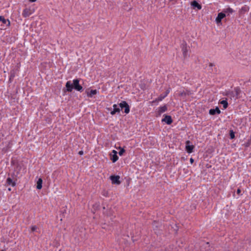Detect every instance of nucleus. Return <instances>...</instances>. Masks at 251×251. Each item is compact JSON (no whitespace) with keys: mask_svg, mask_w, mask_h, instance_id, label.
I'll list each match as a JSON object with an SVG mask.
<instances>
[{"mask_svg":"<svg viewBox=\"0 0 251 251\" xmlns=\"http://www.w3.org/2000/svg\"><path fill=\"white\" fill-rule=\"evenodd\" d=\"M80 79L75 78L73 80V83L71 81H68L65 84V87L63 89V92L64 94L67 92H72L73 89L77 91L82 92L83 91L84 89L83 87L79 84Z\"/></svg>","mask_w":251,"mask_h":251,"instance_id":"nucleus-1","label":"nucleus"},{"mask_svg":"<svg viewBox=\"0 0 251 251\" xmlns=\"http://www.w3.org/2000/svg\"><path fill=\"white\" fill-rule=\"evenodd\" d=\"M241 92L240 88L239 87H235L234 91H228L226 92L225 96L230 97L231 98H233L235 99H238L240 98V94Z\"/></svg>","mask_w":251,"mask_h":251,"instance_id":"nucleus-2","label":"nucleus"},{"mask_svg":"<svg viewBox=\"0 0 251 251\" xmlns=\"http://www.w3.org/2000/svg\"><path fill=\"white\" fill-rule=\"evenodd\" d=\"M0 22H1V24L0 25L1 30H5L10 25V21L8 19H5L2 16H0Z\"/></svg>","mask_w":251,"mask_h":251,"instance_id":"nucleus-3","label":"nucleus"},{"mask_svg":"<svg viewBox=\"0 0 251 251\" xmlns=\"http://www.w3.org/2000/svg\"><path fill=\"white\" fill-rule=\"evenodd\" d=\"M20 63H18L17 65L15 66L16 69H12L10 71L9 73V78L8 80L9 83H11L13 81L14 77H15L17 72L19 71V69L20 68Z\"/></svg>","mask_w":251,"mask_h":251,"instance_id":"nucleus-4","label":"nucleus"},{"mask_svg":"<svg viewBox=\"0 0 251 251\" xmlns=\"http://www.w3.org/2000/svg\"><path fill=\"white\" fill-rule=\"evenodd\" d=\"M180 48L181 49L184 58H186L187 56L188 50L187 44L185 40L182 41V42L180 45Z\"/></svg>","mask_w":251,"mask_h":251,"instance_id":"nucleus-5","label":"nucleus"},{"mask_svg":"<svg viewBox=\"0 0 251 251\" xmlns=\"http://www.w3.org/2000/svg\"><path fill=\"white\" fill-rule=\"evenodd\" d=\"M119 105L122 109H124V112L126 114L129 113L130 107L126 101H122V102L119 104Z\"/></svg>","mask_w":251,"mask_h":251,"instance_id":"nucleus-6","label":"nucleus"},{"mask_svg":"<svg viewBox=\"0 0 251 251\" xmlns=\"http://www.w3.org/2000/svg\"><path fill=\"white\" fill-rule=\"evenodd\" d=\"M171 88H169L164 94H162L156 98L155 100H153L151 103H154L155 102L162 101L165 98H166L170 92Z\"/></svg>","mask_w":251,"mask_h":251,"instance_id":"nucleus-7","label":"nucleus"},{"mask_svg":"<svg viewBox=\"0 0 251 251\" xmlns=\"http://www.w3.org/2000/svg\"><path fill=\"white\" fill-rule=\"evenodd\" d=\"M185 150L188 153L193 152L195 146L191 144V142L189 140H187L185 142Z\"/></svg>","mask_w":251,"mask_h":251,"instance_id":"nucleus-8","label":"nucleus"},{"mask_svg":"<svg viewBox=\"0 0 251 251\" xmlns=\"http://www.w3.org/2000/svg\"><path fill=\"white\" fill-rule=\"evenodd\" d=\"M226 16V15L224 12H220L218 14L217 17L216 18L215 22L217 25H222V20Z\"/></svg>","mask_w":251,"mask_h":251,"instance_id":"nucleus-9","label":"nucleus"},{"mask_svg":"<svg viewBox=\"0 0 251 251\" xmlns=\"http://www.w3.org/2000/svg\"><path fill=\"white\" fill-rule=\"evenodd\" d=\"M120 176L118 175H112L110 176V179L113 184H120L121 182L120 180Z\"/></svg>","mask_w":251,"mask_h":251,"instance_id":"nucleus-10","label":"nucleus"},{"mask_svg":"<svg viewBox=\"0 0 251 251\" xmlns=\"http://www.w3.org/2000/svg\"><path fill=\"white\" fill-rule=\"evenodd\" d=\"M190 4L192 8L195 10H201L202 8L201 4L199 3L197 0L192 1Z\"/></svg>","mask_w":251,"mask_h":251,"instance_id":"nucleus-11","label":"nucleus"},{"mask_svg":"<svg viewBox=\"0 0 251 251\" xmlns=\"http://www.w3.org/2000/svg\"><path fill=\"white\" fill-rule=\"evenodd\" d=\"M250 7L247 5L243 6L239 10V15L240 17L244 16L245 14L249 11Z\"/></svg>","mask_w":251,"mask_h":251,"instance_id":"nucleus-12","label":"nucleus"},{"mask_svg":"<svg viewBox=\"0 0 251 251\" xmlns=\"http://www.w3.org/2000/svg\"><path fill=\"white\" fill-rule=\"evenodd\" d=\"M164 118L162 119V122H165L167 125H171L173 122L172 117L170 115H164Z\"/></svg>","mask_w":251,"mask_h":251,"instance_id":"nucleus-13","label":"nucleus"},{"mask_svg":"<svg viewBox=\"0 0 251 251\" xmlns=\"http://www.w3.org/2000/svg\"><path fill=\"white\" fill-rule=\"evenodd\" d=\"M167 110V106L166 105H164L162 106H160L159 107H158V110L156 112V117H158V116H160L161 115L166 112V111Z\"/></svg>","mask_w":251,"mask_h":251,"instance_id":"nucleus-14","label":"nucleus"},{"mask_svg":"<svg viewBox=\"0 0 251 251\" xmlns=\"http://www.w3.org/2000/svg\"><path fill=\"white\" fill-rule=\"evenodd\" d=\"M110 159L112 162H116L119 159V157L117 155V151L115 150H113L112 152L110 154Z\"/></svg>","mask_w":251,"mask_h":251,"instance_id":"nucleus-15","label":"nucleus"},{"mask_svg":"<svg viewBox=\"0 0 251 251\" xmlns=\"http://www.w3.org/2000/svg\"><path fill=\"white\" fill-rule=\"evenodd\" d=\"M192 94L191 91L186 89L179 92L178 96L180 97H186V96H190Z\"/></svg>","mask_w":251,"mask_h":251,"instance_id":"nucleus-16","label":"nucleus"},{"mask_svg":"<svg viewBox=\"0 0 251 251\" xmlns=\"http://www.w3.org/2000/svg\"><path fill=\"white\" fill-rule=\"evenodd\" d=\"M98 92L96 89L91 90L89 91V89H88L85 91V93L88 98H92L94 95H97Z\"/></svg>","mask_w":251,"mask_h":251,"instance_id":"nucleus-17","label":"nucleus"},{"mask_svg":"<svg viewBox=\"0 0 251 251\" xmlns=\"http://www.w3.org/2000/svg\"><path fill=\"white\" fill-rule=\"evenodd\" d=\"M32 14V12L30 8H26L24 9L22 13V16L24 18H26L29 17L30 15Z\"/></svg>","mask_w":251,"mask_h":251,"instance_id":"nucleus-18","label":"nucleus"},{"mask_svg":"<svg viewBox=\"0 0 251 251\" xmlns=\"http://www.w3.org/2000/svg\"><path fill=\"white\" fill-rule=\"evenodd\" d=\"M16 181L17 178H15L14 180H13V179L11 177H8L7 178L6 180V183L8 185H11L12 187H14L16 185Z\"/></svg>","mask_w":251,"mask_h":251,"instance_id":"nucleus-19","label":"nucleus"},{"mask_svg":"<svg viewBox=\"0 0 251 251\" xmlns=\"http://www.w3.org/2000/svg\"><path fill=\"white\" fill-rule=\"evenodd\" d=\"M209 113L211 115H215V114H220L221 111L218 107H216L215 109H210L209 111Z\"/></svg>","mask_w":251,"mask_h":251,"instance_id":"nucleus-20","label":"nucleus"},{"mask_svg":"<svg viewBox=\"0 0 251 251\" xmlns=\"http://www.w3.org/2000/svg\"><path fill=\"white\" fill-rule=\"evenodd\" d=\"M215 66V65L212 63H210L209 64V72L211 73H214V74H217L218 72V69L216 67H214L213 68V67Z\"/></svg>","mask_w":251,"mask_h":251,"instance_id":"nucleus-21","label":"nucleus"},{"mask_svg":"<svg viewBox=\"0 0 251 251\" xmlns=\"http://www.w3.org/2000/svg\"><path fill=\"white\" fill-rule=\"evenodd\" d=\"M113 109L110 112L112 115H115L116 113H119L120 112V109L119 108L117 104H114L113 105Z\"/></svg>","mask_w":251,"mask_h":251,"instance_id":"nucleus-22","label":"nucleus"},{"mask_svg":"<svg viewBox=\"0 0 251 251\" xmlns=\"http://www.w3.org/2000/svg\"><path fill=\"white\" fill-rule=\"evenodd\" d=\"M234 10L230 7H228L227 8H225L223 10L222 12H224L226 16H229V14H232L234 12Z\"/></svg>","mask_w":251,"mask_h":251,"instance_id":"nucleus-23","label":"nucleus"},{"mask_svg":"<svg viewBox=\"0 0 251 251\" xmlns=\"http://www.w3.org/2000/svg\"><path fill=\"white\" fill-rule=\"evenodd\" d=\"M43 180L41 178H39L37 181L36 188L40 190L42 188Z\"/></svg>","mask_w":251,"mask_h":251,"instance_id":"nucleus-24","label":"nucleus"},{"mask_svg":"<svg viewBox=\"0 0 251 251\" xmlns=\"http://www.w3.org/2000/svg\"><path fill=\"white\" fill-rule=\"evenodd\" d=\"M219 103L223 105L224 109H226L228 107V104L226 99L225 100L220 101Z\"/></svg>","mask_w":251,"mask_h":251,"instance_id":"nucleus-25","label":"nucleus"},{"mask_svg":"<svg viewBox=\"0 0 251 251\" xmlns=\"http://www.w3.org/2000/svg\"><path fill=\"white\" fill-rule=\"evenodd\" d=\"M229 135L230 139L231 140L234 139L235 138V132L232 129L229 130Z\"/></svg>","mask_w":251,"mask_h":251,"instance_id":"nucleus-26","label":"nucleus"},{"mask_svg":"<svg viewBox=\"0 0 251 251\" xmlns=\"http://www.w3.org/2000/svg\"><path fill=\"white\" fill-rule=\"evenodd\" d=\"M251 145V138L248 139V141L244 144V146L246 148L249 147Z\"/></svg>","mask_w":251,"mask_h":251,"instance_id":"nucleus-27","label":"nucleus"},{"mask_svg":"<svg viewBox=\"0 0 251 251\" xmlns=\"http://www.w3.org/2000/svg\"><path fill=\"white\" fill-rule=\"evenodd\" d=\"M101 195L105 197H109V193H108V192L105 190H103L102 192H101Z\"/></svg>","mask_w":251,"mask_h":251,"instance_id":"nucleus-28","label":"nucleus"},{"mask_svg":"<svg viewBox=\"0 0 251 251\" xmlns=\"http://www.w3.org/2000/svg\"><path fill=\"white\" fill-rule=\"evenodd\" d=\"M10 144H11V141H9L6 148H4L2 149V151H4L5 152H6L8 151V149L11 147Z\"/></svg>","mask_w":251,"mask_h":251,"instance_id":"nucleus-29","label":"nucleus"},{"mask_svg":"<svg viewBox=\"0 0 251 251\" xmlns=\"http://www.w3.org/2000/svg\"><path fill=\"white\" fill-rule=\"evenodd\" d=\"M38 229V227L36 226H33L31 227V232L37 231V229Z\"/></svg>","mask_w":251,"mask_h":251,"instance_id":"nucleus-30","label":"nucleus"},{"mask_svg":"<svg viewBox=\"0 0 251 251\" xmlns=\"http://www.w3.org/2000/svg\"><path fill=\"white\" fill-rule=\"evenodd\" d=\"M125 152V150L124 149H121L120 151H119V154L120 156H122L123 155V154Z\"/></svg>","mask_w":251,"mask_h":251,"instance_id":"nucleus-31","label":"nucleus"},{"mask_svg":"<svg viewBox=\"0 0 251 251\" xmlns=\"http://www.w3.org/2000/svg\"><path fill=\"white\" fill-rule=\"evenodd\" d=\"M237 194L239 195V196H241L242 195V194H241V190L240 188H238L237 190V192H236Z\"/></svg>","mask_w":251,"mask_h":251,"instance_id":"nucleus-32","label":"nucleus"},{"mask_svg":"<svg viewBox=\"0 0 251 251\" xmlns=\"http://www.w3.org/2000/svg\"><path fill=\"white\" fill-rule=\"evenodd\" d=\"M78 154H79L80 155H83V151H80L78 152Z\"/></svg>","mask_w":251,"mask_h":251,"instance_id":"nucleus-33","label":"nucleus"},{"mask_svg":"<svg viewBox=\"0 0 251 251\" xmlns=\"http://www.w3.org/2000/svg\"><path fill=\"white\" fill-rule=\"evenodd\" d=\"M190 163H191V164H193V163H194V159H193L192 158H191L190 159Z\"/></svg>","mask_w":251,"mask_h":251,"instance_id":"nucleus-34","label":"nucleus"},{"mask_svg":"<svg viewBox=\"0 0 251 251\" xmlns=\"http://www.w3.org/2000/svg\"><path fill=\"white\" fill-rule=\"evenodd\" d=\"M177 1V0H169V2H173V1H174L175 2H176Z\"/></svg>","mask_w":251,"mask_h":251,"instance_id":"nucleus-35","label":"nucleus"},{"mask_svg":"<svg viewBox=\"0 0 251 251\" xmlns=\"http://www.w3.org/2000/svg\"><path fill=\"white\" fill-rule=\"evenodd\" d=\"M28 0L30 2H35L37 0Z\"/></svg>","mask_w":251,"mask_h":251,"instance_id":"nucleus-36","label":"nucleus"},{"mask_svg":"<svg viewBox=\"0 0 251 251\" xmlns=\"http://www.w3.org/2000/svg\"><path fill=\"white\" fill-rule=\"evenodd\" d=\"M144 87H145V86H141V88L142 89V90H144Z\"/></svg>","mask_w":251,"mask_h":251,"instance_id":"nucleus-37","label":"nucleus"},{"mask_svg":"<svg viewBox=\"0 0 251 251\" xmlns=\"http://www.w3.org/2000/svg\"><path fill=\"white\" fill-rule=\"evenodd\" d=\"M12 177L14 179V176H15V174L14 173H13L12 175H11Z\"/></svg>","mask_w":251,"mask_h":251,"instance_id":"nucleus-38","label":"nucleus"},{"mask_svg":"<svg viewBox=\"0 0 251 251\" xmlns=\"http://www.w3.org/2000/svg\"><path fill=\"white\" fill-rule=\"evenodd\" d=\"M249 243H250V244H251V240H250V241H249Z\"/></svg>","mask_w":251,"mask_h":251,"instance_id":"nucleus-39","label":"nucleus"},{"mask_svg":"<svg viewBox=\"0 0 251 251\" xmlns=\"http://www.w3.org/2000/svg\"><path fill=\"white\" fill-rule=\"evenodd\" d=\"M50 122V120H49V123Z\"/></svg>","mask_w":251,"mask_h":251,"instance_id":"nucleus-40","label":"nucleus"},{"mask_svg":"<svg viewBox=\"0 0 251 251\" xmlns=\"http://www.w3.org/2000/svg\"><path fill=\"white\" fill-rule=\"evenodd\" d=\"M8 190H9V191H10V190H11V189H10V188H9V189H8Z\"/></svg>","mask_w":251,"mask_h":251,"instance_id":"nucleus-41","label":"nucleus"},{"mask_svg":"<svg viewBox=\"0 0 251 251\" xmlns=\"http://www.w3.org/2000/svg\"><path fill=\"white\" fill-rule=\"evenodd\" d=\"M0 251H4V250H1Z\"/></svg>","mask_w":251,"mask_h":251,"instance_id":"nucleus-42","label":"nucleus"}]
</instances>
